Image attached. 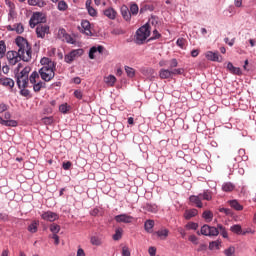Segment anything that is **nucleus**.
<instances>
[{
  "label": "nucleus",
  "mask_w": 256,
  "mask_h": 256,
  "mask_svg": "<svg viewBox=\"0 0 256 256\" xmlns=\"http://www.w3.org/2000/svg\"><path fill=\"white\" fill-rule=\"evenodd\" d=\"M15 43L18 47V51H8L6 54L9 65H17L19 61L29 63L32 59L33 51L27 39L18 36Z\"/></svg>",
  "instance_id": "f257e3e1"
},
{
  "label": "nucleus",
  "mask_w": 256,
  "mask_h": 256,
  "mask_svg": "<svg viewBox=\"0 0 256 256\" xmlns=\"http://www.w3.org/2000/svg\"><path fill=\"white\" fill-rule=\"evenodd\" d=\"M151 35L149 23H146L136 31V43L141 44Z\"/></svg>",
  "instance_id": "f03ea898"
},
{
  "label": "nucleus",
  "mask_w": 256,
  "mask_h": 256,
  "mask_svg": "<svg viewBox=\"0 0 256 256\" xmlns=\"http://www.w3.org/2000/svg\"><path fill=\"white\" fill-rule=\"evenodd\" d=\"M55 69L56 67H42L39 70L40 77L43 79V81L49 82L55 77Z\"/></svg>",
  "instance_id": "7ed1b4c3"
},
{
  "label": "nucleus",
  "mask_w": 256,
  "mask_h": 256,
  "mask_svg": "<svg viewBox=\"0 0 256 256\" xmlns=\"http://www.w3.org/2000/svg\"><path fill=\"white\" fill-rule=\"evenodd\" d=\"M200 233L201 235H205V237H217L219 235V229L205 224L201 227ZM200 233L197 232L198 235Z\"/></svg>",
  "instance_id": "20e7f679"
},
{
  "label": "nucleus",
  "mask_w": 256,
  "mask_h": 256,
  "mask_svg": "<svg viewBox=\"0 0 256 256\" xmlns=\"http://www.w3.org/2000/svg\"><path fill=\"white\" fill-rule=\"evenodd\" d=\"M45 22V17H43V13L34 12L30 18L29 25L31 29H35L36 25H41V23Z\"/></svg>",
  "instance_id": "39448f33"
},
{
  "label": "nucleus",
  "mask_w": 256,
  "mask_h": 256,
  "mask_svg": "<svg viewBox=\"0 0 256 256\" xmlns=\"http://www.w3.org/2000/svg\"><path fill=\"white\" fill-rule=\"evenodd\" d=\"M83 53H84L83 49L72 50L71 52H69L64 56V61L65 63L71 64L72 62L75 61V59H77L78 57H81Z\"/></svg>",
  "instance_id": "423d86ee"
},
{
  "label": "nucleus",
  "mask_w": 256,
  "mask_h": 256,
  "mask_svg": "<svg viewBox=\"0 0 256 256\" xmlns=\"http://www.w3.org/2000/svg\"><path fill=\"white\" fill-rule=\"evenodd\" d=\"M0 125L5 127H17L18 123L16 120H11V113L5 112L4 119L0 116Z\"/></svg>",
  "instance_id": "0eeeda50"
},
{
  "label": "nucleus",
  "mask_w": 256,
  "mask_h": 256,
  "mask_svg": "<svg viewBox=\"0 0 256 256\" xmlns=\"http://www.w3.org/2000/svg\"><path fill=\"white\" fill-rule=\"evenodd\" d=\"M58 39L64 41L65 43H70L71 45H75V39L72 38L71 35L67 33V31L63 28L58 30Z\"/></svg>",
  "instance_id": "6e6552de"
},
{
  "label": "nucleus",
  "mask_w": 256,
  "mask_h": 256,
  "mask_svg": "<svg viewBox=\"0 0 256 256\" xmlns=\"http://www.w3.org/2000/svg\"><path fill=\"white\" fill-rule=\"evenodd\" d=\"M49 33V26L48 25H43V24H38L36 27V35L40 39H44L45 35Z\"/></svg>",
  "instance_id": "1a4fd4ad"
},
{
  "label": "nucleus",
  "mask_w": 256,
  "mask_h": 256,
  "mask_svg": "<svg viewBox=\"0 0 256 256\" xmlns=\"http://www.w3.org/2000/svg\"><path fill=\"white\" fill-rule=\"evenodd\" d=\"M16 79L19 89H27V87H29V77L16 75Z\"/></svg>",
  "instance_id": "9d476101"
},
{
  "label": "nucleus",
  "mask_w": 256,
  "mask_h": 256,
  "mask_svg": "<svg viewBox=\"0 0 256 256\" xmlns=\"http://www.w3.org/2000/svg\"><path fill=\"white\" fill-rule=\"evenodd\" d=\"M41 217L44 221H49L50 223H53V221H57V219H59V215H57V213L51 212V211L44 212L41 215Z\"/></svg>",
  "instance_id": "9b49d317"
},
{
  "label": "nucleus",
  "mask_w": 256,
  "mask_h": 256,
  "mask_svg": "<svg viewBox=\"0 0 256 256\" xmlns=\"http://www.w3.org/2000/svg\"><path fill=\"white\" fill-rule=\"evenodd\" d=\"M21 67H23V64H18L16 71L18 76L20 77H29V73H31V67L26 66L21 70ZM20 71V72H19Z\"/></svg>",
  "instance_id": "f8f14e48"
},
{
  "label": "nucleus",
  "mask_w": 256,
  "mask_h": 256,
  "mask_svg": "<svg viewBox=\"0 0 256 256\" xmlns=\"http://www.w3.org/2000/svg\"><path fill=\"white\" fill-rule=\"evenodd\" d=\"M201 200H202V198H201L200 194L197 196L192 195L189 197V201H190L191 205L198 207V209H203V202Z\"/></svg>",
  "instance_id": "ddd939ff"
},
{
  "label": "nucleus",
  "mask_w": 256,
  "mask_h": 256,
  "mask_svg": "<svg viewBox=\"0 0 256 256\" xmlns=\"http://www.w3.org/2000/svg\"><path fill=\"white\" fill-rule=\"evenodd\" d=\"M114 219L116 223H131L133 221V217L127 214L117 215Z\"/></svg>",
  "instance_id": "4468645a"
},
{
  "label": "nucleus",
  "mask_w": 256,
  "mask_h": 256,
  "mask_svg": "<svg viewBox=\"0 0 256 256\" xmlns=\"http://www.w3.org/2000/svg\"><path fill=\"white\" fill-rule=\"evenodd\" d=\"M0 85H3V87H9L10 89H13V87H15V81L8 77H2L0 78Z\"/></svg>",
  "instance_id": "2eb2a0df"
},
{
  "label": "nucleus",
  "mask_w": 256,
  "mask_h": 256,
  "mask_svg": "<svg viewBox=\"0 0 256 256\" xmlns=\"http://www.w3.org/2000/svg\"><path fill=\"white\" fill-rule=\"evenodd\" d=\"M41 65L46 68H51V67H57V63L52 61L51 59L44 57L40 60Z\"/></svg>",
  "instance_id": "dca6fc26"
},
{
  "label": "nucleus",
  "mask_w": 256,
  "mask_h": 256,
  "mask_svg": "<svg viewBox=\"0 0 256 256\" xmlns=\"http://www.w3.org/2000/svg\"><path fill=\"white\" fill-rule=\"evenodd\" d=\"M121 15L125 21H131V12L129 11L127 5H123L121 7Z\"/></svg>",
  "instance_id": "f3484780"
},
{
  "label": "nucleus",
  "mask_w": 256,
  "mask_h": 256,
  "mask_svg": "<svg viewBox=\"0 0 256 256\" xmlns=\"http://www.w3.org/2000/svg\"><path fill=\"white\" fill-rule=\"evenodd\" d=\"M199 211H197V209L193 208L190 210H186L184 212V218L189 221V219H193V217H197Z\"/></svg>",
  "instance_id": "a211bd4d"
},
{
  "label": "nucleus",
  "mask_w": 256,
  "mask_h": 256,
  "mask_svg": "<svg viewBox=\"0 0 256 256\" xmlns=\"http://www.w3.org/2000/svg\"><path fill=\"white\" fill-rule=\"evenodd\" d=\"M103 49H105L103 46H98V47L93 46L92 48H90L89 58L95 59V53H97V52L103 53Z\"/></svg>",
  "instance_id": "6ab92c4d"
},
{
  "label": "nucleus",
  "mask_w": 256,
  "mask_h": 256,
  "mask_svg": "<svg viewBox=\"0 0 256 256\" xmlns=\"http://www.w3.org/2000/svg\"><path fill=\"white\" fill-rule=\"evenodd\" d=\"M104 15L105 17H108V19L115 20L117 17V11H115L113 8H107L104 10Z\"/></svg>",
  "instance_id": "aec40b11"
},
{
  "label": "nucleus",
  "mask_w": 256,
  "mask_h": 256,
  "mask_svg": "<svg viewBox=\"0 0 256 256\" xmlns=\"http://www.w3.org/2000/svg\"><path fill=\"white\" fill-rule=\"evenodd\" d=\"M81 25H82V29H84V33L86 35H92L91 23L88 20H82Z\"/></svg>",
  "instance_id": "412c9836"
},
{
  "label": "nucleus",
  "mask_w": 256,
  "mask_h": 256,
  "mask_svg": "<svg viewBox=\"0 0 256 256\" xmlns=\"http://www.w3.org/2000/svg\"><path fill=\"white\" fill-rule=\"evenodd\" d=\"M159 77L160 79H171L173 76L170 69H161L159 71Z\"/></svg>",
  "instance_id": "4be33fe9"
},
{
  "label": "nucleus",
  "mask_w": 256,
  "mask_h": 256,
  "mask_svg": "<svg viewBox=\"0 0 256 256\" xmlns=\"http://www.w3.org/2000/svg\"><path fill=\"white\" fill-rule=\"evenodd\" d=\"M28 231L29 233H37V231H39V221H32L31 224L28 226Z\"/></svg>",
  "instance_id": "5701e85b"
},
{
  "label": "nucleus",
  "mask_w": 256,
  "mask_h": 256,
  "mask_svg": "<svg viewBox=\"0 0 256 256\" xmlns=\"http://www.w3.org/2000/svg\"><path fill=\"white\" fill-rule=\"evenodd\" d=\"M219 57V52L208 51L206 53V58L208 59V61H219Z\"/></svg>",
  "instance_id": "b1692460"
},
{
  "label": "nucleus",
  "mask_w": 256,
  "mask_h": 256,
  "mask_svg": "<svg viewBox=\"0 0 256 256\" xmlns=\"http://www.w3.org/2000/svg\"><path fill=\"white\" fill-rule=\"evenodd\" d=\"M228 203H229L230 207H232V209H235V211H243V205H241L239 203V201L230 200Z\"/></svg>",
  "instance_id": "393cba45"
},
{
  "label": "nucleus",
  "mask_w": 256,
  "mask_h": 256,
  "mask_svg": "<svg viewBox=\"0 0 256 256\" xmlns=\"http://www.w3.org/2000/svg\"><path fill=\"white\" fill-rule=\"evenodd\" d=\"M104 82L109 87H113V85H115V83L117 82V78L114 75H109L104 78Z\"/></svg>",
  "instance_id": "a878e982"
},
{
  "label": "nucleus",
  "mask_w": 256,
  "mask_h": 256,
  "mask_svg": "<svg viewBox=\"0 0 256 256\" xmlns=\"http://www.w3.org/2000/svg\"><path fill=\"white\" fill-rule=\"evenodd\" d=\"M227 69H229L230 73H233L234 75H241V68L233 66V63L231 62L227 64Z\"/></svg>",
  "instance_id": "bb28decb"
},
{
  "label": "nucleus",
  "mask_w": 256,
  "mask_h": 256,
  "mask_svg": "<svg viewBox=\"0 0 256 256\" xmlns=\"http://www.w3.org/2000/svg\"><path fill=\"white\" fill-rule=\"evenodd\" d=\"M200 198H202L204 201H211V199H213V192L206 190L203 193H200Z\"/></svg>",
  "instance_id": "cd10ccee"
},
{
  "label": "nucleus",
  "mask_w": 256,
  "mask_h": 256,
  "mask_svg": "<svg viewBox=\"0 0 256 256\" xmlns=\"http://www.w3.org/2000/svg\"><path fill=\"white\" fill-rule=\"evenodd\" d=\"M235 189V185L231 182H226L222 185V191H225V193H231Z\"/></svg>",
  "instance_id": "c85d7f7f"
},
{
  "label": "nucleus",
  "mask_w": 256,
  "mask_h": 256,
  "mask_svg": "<svg viewBox=\"0 0 256 256\" xmlns=\"http://www.w3.org/2000/svg\"><path fill=\"white\" fill-rule=\"evenodd\" d=\"M90 243L92 245H95L96 247H99V246L103 245V240L99 236H92L90 238Z\"/></svg>",
  "instance_id": "c756f323"
},
{
  "label": "nucleus",
  "mask_w": 256,
  "mask_h": 256,
  "mask_svg": "<svg viewBox=\"0 0 256 256\" xmlns=\"http://www.w3.org/2000/svg\"><path fill=\"white\" fill-rule=\"evenodd\" d=\"M202 217L207 223H211V221H213V212L206 210L203 212Z\"/></svg>",
  "instance_id": "7c9ffc66"
},
{
  "label": "nucleus",
  "mask_w": 256,
  "mask_h": 256,
  "mask_svg": "<svg viewBox=\"0 0 256 256\" xmlns=\"http://www.w3.org/2000/svg\"><path fill=\"white\" fill-rule=\"evenodd\" d=\"M122 237H123V229L118 228L115 230V234L112 236V239L114 241H119V240H121Z\"/></svg>",
  "instance_id": "2f4dec72"
},
{
  "label": "nucleus",
  "mask_w": 256,
  "mask_h": 256,
  "mask_svg": "<svg viewBox=\"0 0 256 256\" xmlns=\"http://www.w3.org/2000/svg\"><path fill=\"white\" fill-rule=\"evenodd\" d=\"M209 249L210 251H213L215 249H221V241L216 240L209 243Z\"/></svg>",
  "instance_id": "473e14b6"
},
{
  "label": "nucleus",
  "mask_w": 256,
  "mask_h": 256,
  "mask_svg": "<svg viewBox=\"0 0 256 256\" xmlns=\"http://www.w3.org/2000/svg\"><path fill=\"white\" fill-rule=\"evenodd\" d=\"M156 234H157L158 237H160L161 239H167V237H169V230H168V229L158 230V231L156 232Z\"/></svg>",
  "instance_id": "72a5a7b5"
},
{
  "label": "nucleus",
  "mask_w": 256,
  "mask_h": 256,
  "mask_svg": "<svg viewBox=\"0 0 256 256\" xmlns=\"http://www.w3.org/2000/svg\"><path fill=\"white\" fill-rule=\"evenodd\" d=\"M230 231L232 233H235L236 235H241V233H242L241 225L235 224V225L231 226Z\"/></svg>",
  "instance_id": "f704fd0d"
},
{
  "label": "nucleus",
  "mask_w": 256,
  "mask_h": 256,
  "mask_svg": "<svg viewBox=\"0 0 256 256\" xmlns=\"http://www.w3.org/2000/svg\"><path fill=\"white\" fill-rule=\"evenodd\" d=\"M186 229L188 230H192V231H197V229H199V224L195 223V222H188L185 225Z\"/></svg>",
  "instance_id": "c9c22d12"
},
{
  "label": "nucleus",
  "mask_w": 256,
  "mask_h": 256,
  "mask_svg": "<svg viewBox=\"0 0 256 256\" xmlns=\"http://www.w3.org/2000/svg\"><path fill=\"white\" fill-rule=\"evenodd\" d=\"M6 51H7V46L5 45V42L0 41V59H3V57H5Z\"/></svg>",
  "instance_id": "e433bc0d"
},
{
  "label": "nucleus",
  "mask_w": 256,
  "mask_h": 256,
  "mask_svg": "<svg viewBox=\"0 0 256 256\" xmlns=\"http://www.w3.org/2000/svg\"><path fill=\"white\" fill-rule=\"evenodd\" d=\"M37 79H39V73H37V71H34L30 75L28 81H30V83H32V85H33V84L37 83Z\"/></svg>",
  "instance_id": "4c0bfd02"
},
{
  "label": "nucleus",
  "mask_w": 256,
  "mask_h": 256,
  "mask_svg": "<svg viewBox=\"0 0 256 256\" xmlns=\"http://www.w3.org/2000/svg\"><path fill=\"white\" fill-rule=\"evenodd\" d=\"M50 231L51 233H53V235H57V233L61 231V226H59L58 224H52L50 225Z\"/></svg>",
  "instance_id": "58836bf2"
},
{
  "label": "nucleus",
  "mask_w": 256,
  "mask_h": 256,
  "mask_svg": "<svg viewBox=\"0 0 256 256\" xmlns=\"http://www.w3.org/2000/svg\"><path fill=\"white\" fill-rule=\"evenodd\" d=\"M224 255L226 256H235V246H230L224 250Z\"/></svg>",
  "instance_id": "ea45409f"
},
{
  "label": "nucleus",
  "mask_w": 256,
  "mask_h": 256,
  "mask_svg": "<svg viewBox=\"0 0 256 256\" xmlns=\"http://www.w3.org/2000/svg\"><path fill=\"white\" fill-rule=\"evenodd\" d=\"M43 87H45V83H43V82H38V83L33 84V89H34L35 93H39V91H41V89H43Z\"/></svg>",
  "instance_id": "a19ab883"
},
{
  "label": "nucleus",
  "mask_w": 256,
  "mask_h": 256,
  "mask_svg": "<svg viewBox=\"0 0 256 256\" xmlns=\"http://www.w3.org/2000/svg\"><path fill=\"white\" fill-rule=\"evenodd\" d=\"M217 229H218V231H220V233H221L222 237H224V239H227V237H229V235L227 234V230L223 227V225L218 224Z\"/></svg>",
  "instance_id": "79ce46f5"
},
{
  "label": "nucleus",
  "mask_w": 256,
  "mask_h": 256,
  "mask_svg": "<svg viewBox=\"0 0 256 256\" xmlns=\"http://www.w3.org/2000/svg\"><path fill=\"white\" fill-rule=\"evenodd\" d=\"M145 229L149 232L153 227H155V221L147 220L144 224Z\"/></svg>",
  "instance_id": "37998d69"
},
{
  "label": "nucleus",
  "mask_w": 256,
  "mask_h": 256,
  "mask_svg": "<svg viewBox=\"0 0 256 256\" xmlns=\"http://www.w3.org/2000/svg\"><path fill=\"white\" fill-rule=\"evenodd\" d=\"M12 31H16V33L21 35V33H23V31H25V28L23 27V24H16V25H14V28L12 29Z\"/></svg>",
  "instance_id": "c03bdc74"
},
{
  "label": "nucleus",
  "mask_w": 256,
  "mask_h": 256,
  "mask_svg": "<svg viewBox=\"0 0 256 256\" xmlns=\"http://www.w3.org/2000/svg\"><path fill=\"white\" fill-rule=\"evenodd\" d=\"M139 13V6L134 3L130 6V15H137Z\"/></svg>",
  "instance_id": "a18cd8bd"
},
{
  "label": "nucleus",
  "mask_w": 256,
  "mask_h": 256,
  "mask_svg": "<svg viewBox=\"0 0 256 256\" xmlns=\"http://www.w3.org/2000/svg\"><path fill=\"white\" fill-rule=\"evenodd\" d=\"M168 65L169 70L172 71L173 69H175V67H177V65H179V62H177V59L173 58L170 61H168Z\"/></svg>",
  "instance_id": "49530a36"
},
{
  "label": "nucleus",
  "mask_w": 256,
  "mask_h": 256,
  "mask_svg": "<svg viewBox=\"0 0 256 256\" xmlns=\"http://www.w3.org/2000/svg\"><path fill=\"white\" fill-rule=\"evenodd\" d=\"M144 209H146V211H149L150 213H157V206L155 205L146 204L144 206Z\"/></svg>",
  "instance_id": "de8ad7c7"
},
{
  "label": "nucleus",
  "mask_w": 256,
  "mask_h": 256,
  "mask_svg": "<svg viewBox=\"0 0 256 256\" xmlns=\"http://www.w3.org/2000/svg\"><path fill=\"white\" fill-rule=\"evenodd\" d=\"M125 71H126V74L128 75V77H130V78L135 77V69H133L129 66H125Z\"/></svg>",
  "instance_id": "09e8293b"
},
{
  "label": "nucleus",
  "mask_w": 256,
  "mask_h": 256,
  "mask_svg": "<svg viewBox=\"0 0 256 256\" xmlns=\"http://www.w3.org/2000/svg\"><path fill=\"white\" fill-rule=\"evenodd\" d=\"M67 2L61 0L60 2H58V9L59 11H67Z\"/></svg>",
  "instance_id": "8fccbe9b"
},
{
  "label": "nucleus",
  "mask_w": 256,
  "mask_h": 256,
  "mask_svg": "<svg viewBox=\"0 0 256 256\" xmlns=\"http://www.w3.org/2000/svg\"><path fill=\"white\" fill-rule=\"evenodd\" d=\"M188 239L191 243H193V245H199V238H197V236L191 235Z\"/></svg>",
  "instance_id": "3c124183"
},
{
  "label": "nucleus",
  "mask_w": 256,
  "mask_h": 256,
  "mask_svg": "<svg viewBox=\"0 0 256 256\" xmlns=\"http://www.w3.org/2000/svg\"><path fill=\"white\" fill-rule=\"evenodd\" d=\"M170 71L172 73V77L173 75H183V72H184L183 68L172 69Z\"/></svg>",
  "instance_id": "603ef678"
},
{
  "label": "nucleus",
  "mask_w": 256,
  "mask_h": 256,
  "mask_svg": "<svg viewBox=\"0 0 256 256\" xmlns=\"http://www.w3.org/2000/svg\"><path fill=\"white\" fill-rule=\"evenodd\" d=\"M59 111L61 113H67L69 111V106H67V104H62L59 106Z\"/></svg>",
  "instance_id": "864d4df0"
},
{
  "label": "nucleus",
  "mask_w": 256,
  "mask_h": 256,
  "mask_svg": "<svg viewBox=\"0 0 256 256\" xmlns=\"http://www.w3.org/2000/svg\"><path fill=\"white\" fill-rule=\"evenodd\" d=\"M87 11L91 17H97V10H95V8H93V6L88 8Z\"/></svg>",
  "instance_id": "5fc2aeb1"
},
{
  "label": "nucleus",
  "mask_w": 256,
  "mask_h": 256,
  "mask_svg": "<svg viewBox=\"0 0 256 256\" xmlns=\"http://www.w3.org/2000/svg\"><path fill=\"white\" fill-rule=\"evenodd\" d=\"M122 256H131V251H129V247L124 246L122 248Z\"/></svg>",
  "instance_id": "6e6d98bb"
},
{
  "label": "nucleus",
  "mask_w": 256,
  "mask_h": 256,
  "mask_svg": "<svg viewBox=\"0 0 256 256\" xmlns=\"http://www.w3.org/2000/svg\"><path fill=\"white\" fill-rule=\"evenodd\" d=\"M20 95H22V97H29V95H31V92L25 88L20 90Z\"/></svg>",
  "instance_id": "4d7b16f0"
},
{
  "label": "nucleus",
  "mask_w": 256,
  "mask_h": 256,
  "mask_svg": "<svg viewBox=\"0 0 256 256\" xmlns=\"http://www.w3.org/2000/svg\"><path fill=\"white\" fill-rule=\"evenodd\" d=\"M220 213H225V215H233V212L229 208H220Z\"/></svg>",
  "instance_id": "13d9d810"
},
{
  "label": "nucleus",
  "mask_w": 256,
  "mask_h": 256,
  "mask_svg": "<svg viewBox=\"0 0 256 256\" xmlns=\"http://www.w3.org/2000/svg\"><path fill=\"white\" fill-rule=\"evenodd\" d=\"M176 45H178V47H181V49H183L185 47V39L179 38L176 42Z\"/></svg>",
  "instance_id": "bf43d9fd"
},
{
  "label": "nucleus",
  "mask_w": 256,
  "mask_h": 256,
  "mask_svg": "<svg viewBox=\"0 0 256 256\" xmlns=\"http://www.w3.org/2000/svg\"><path fill=\"white\" fill-rule=\"evenodd\" d=\"M74 97H76V99H83V92L81 90L74 91Z\"/></svg>",
  "instance_id": "052dcab7"
},
{
  "label": "nucleus",
  "mask_w": 256,
  "mask_h": 256,
  "mask_svg": "<svg viewBox=\"0 0 256 256\" xmlns=\"http://www.w3.org/2000/svg\"><path fill=\"white\" fill-rule=\"evenodd\" d=\"M71 165H72L71 161H67L63 163L62 167L65 171H69V169H71Z\"/></svg>",
  "instance_id": "680f3d73"
},
{
  "label": "nucleus",
  "mask_w": 256,
  "mask_h": 256,
  "mask_svg": "<svg viewBox=\"0 0 256 256\" xmlns=\"http://www.w3.org/2000/svg\"><path fill=\"white\" fill-rule=\"evenodd\" d=\"M224 43H227V45L233 47V45H235V38H232L231 41H229V38H225Z\"/></svg>",
  "instance_id": "e2e57ef3"
},
{
  "label": "nucleus",
  "mask_w": 256,
  "mask_h": 256,
  "mask_svg": "<svg viewBox=\"0 0 256 256\" xmlns=\"http://www.w3.org/2000/svg\"><path fill=\"white\" fill-rule=\"evenodd\" d=\"M157 23H158L157 17L152 16V17L149 19L148 25H157Z\"/></svg>",
  "instance_id": "0e129e2a"
},
{
  "label": "nucleus",
  "mask_w": 256,
  "mask_h": 256,
  "mask_svg": "<svg viewBox=\"0 0 256 256\" xmlns=\"http://www.w3.org/2000/svg\"><path fill=\"white\" fill-rule=\"evenodd\" d=\"M148 253H149L150 256H155L156 253H157V248H155V247H150V248L148 249Z\"/></svg>",
  "instance_id": "69168bd1"
},
{
  "label": "nucleus",
  "mask_w": 256,
  "mask_h": 256,
  "mask_svg": "<svg viewBox=\"0 0 256 256\" xmlns=\"http://www.w3.org/2000/svg\"><path fill=\"white\" fill-rule=\"evenodd\" d=\"M76 256H86L85 250H83V248H81V247H78Z\"/></svg>",
  "instance_id": "338daca9"
},
{
  "label": "nucleus",
  "mask_w": 256,
  "mask_h": 256,
  "mask_svg": "<svg viewBox=\"0 0 256 256\" xmlns=\"http://www.w3.org/2000/svg\"><path fill=\"white\" fill-rule=\"evenodd\" d=\"M159 37H161V34L159 33V31H157V29H154L153 37L151 39H159Z\"/></svg>",
  "instance_id": "774afa93"
}]
</instances>
